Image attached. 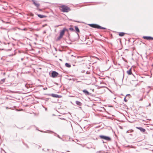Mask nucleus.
<instances>
[{"label": "nucleus", "instance_id": "nucleus-26", "mask_svg": "<svg viewBox=\"0 0 153 153\" xmlns=\"http://www.w3.org/2000/svg\"><path fill=\"white\" fill-rule=\"evenodd\" d=\"M148 87L149 88L150 87Z\"/></svg>", "mask_w": 153, "mask_h": 153}, {"label": "nucleus", "instance_id": "nucleus-24", "mask_svg": "<svg viewBox=\"0 0 153 153\" xmlns=\"http://www.w3.org/2000/svg\"><path fill=\"white\" fill-rule=\"evenodd\" d=\"M143 100V99H141L140 100H140Z\"/></svg>", "mask_w": 153, "mask_h": 153}, {"label": "nucleus", "instance_id": "nucleus-5", "mask_svg": "<svg viewBox=\"0 0 153 153\" xmlns=\"http://www.w3.org/2000/svg\"><path fill=\"white\" fill-rule=\"evenodd\" d=\"M58 74H59L57 72L55 71H53L52 73L51 76L53 78H54L56 76H57Z\"/></svg>", "mask_w": 153, "mask_h": 153}, {"label": "nucleus", "instance_id": "nucleus-6", "mask_svg": "<svg viewBox=\"0 0 153 153\" xmlns=\"http://www.w3.org/2000/svg\"><path fill=\"white\" fill-rule=\"evenodd\" d=\"M52 97H53L61 98L62 97V96L58 95L57 94H51Z\"/></svg>", "mask_w": 153, "mask_h": 153}, {"label": "nucleus", "instance_id": "nucleus-10", "mask_svg": "<svg viewBox=\"0 0 153 153\" xmlns=\"http://www.w3.org/2000/svg\"><path fill=\"white\" fill-rule=\"evenodd\" d=\"M82 91L86 95H90V93L86 90H84Z\"/></svg>", "mask_w": 153, "mask_h": 153}, {"label": "nucleus", "instance_id": "nucleus-3", "mask_svg": "<svg viewBox=\"0 0 153 153\" xmlns=\"http://www.w3.org/2000/svg\"><path fill=\"white\" fill-rule=\"evenodd\" d=\"M91 27L96 28L99 29H105L106 28L102 27L99 25L96 24H90L89 25Z\"/></svg>", "mask_w": 153, "mask_h": 153}, {"label": "nucleus", "instance_id": "nucleus-13", "mask_svg": "<svg viewBox=\"0 0 153 153\" xmlns=\"http://www.w3.org/2000/svg\"><path fill=\"white\" fill-rule=\"evenodd\" d=\"M75 28L77 33L79 32V30L78 27L75 26ZM77 35L79 36V34L78 33H77Z\"/></svg>", "mask_w": 153, "mask_h": 153}, {"label": "nucleus", "instance_id": "nucleus-9", "mask_svg": "<svg viewBox=\"0 0 153 153\" xmlns=\"http://www.w3.org/2000/svg\"><path fill=\"white\" fill-rule=\"evenodd\" d=\"M136 128H137L140 130V131H141V132H144L146 131V130L145 129H144L141 127H136Z\"/></svg>", "mask_w": 153, "mask_h": 153}, {"label": "nucleus", "instance_id": "nucleus-19", "mask_svg": "<svg viewBox=\"0 0 153 153\" xmlns=\"http://www.w3.org/2000/svg\"><path fill=\"white\" fill-rule=\"evenodd\" d=\"M5 79H3L1 80V81H2L3 82H5Z\"/></svg>", "mask_w": 153, "mask_h": 153}, {"label": "nucleus", "instance_id": "nucleus-17", "mask_svg": "<svg viewBox=\"0 0 153 153\" xmlns=\"http://www.w3.org/2000/svg\"><path fill=\"white\" fill-rule=\"evenodd\" d=\"M125 34V33L123 32H120L119 34V35L120 36H123Z\"/></svg>", "mask_w": 153, "mask_h": 153}, {"label": "nucleus", "instance_id": "nucleus-25", "mask_svg": "<svg viewBox=\"0 0 153 153\" xmlns=\"http://www.w3.org/2000/svg\"><path fill=\"white\" fill-rule=\"evenodd\" d=\"M0 42L1 43V41H0Z\"/></svg>", "mask_w": 153, "mask_h": 153}, {"label": "nucleus", "instance_id": "nucleus-22", "mask_svg": "<svg viewBox=\"0 0 153 153\" xmlns=\"http://www.w3.org/2000/svg\"><path fill=\"white\" fill-rule=\"evenodd\" d=\"M5 73L4 72V73H3V75H5Z\"/></svg>", "mask_w": 153, "mask_h": 153}, {"label": "nucleus", "instance_id": "nucleus-1", "mask_svg": "<svg viewBox=\"0 0 153 153\" xmlns=\"http://www.w3.org/2000/svg\"><path fill=\"white\" fill-rule=\"evenodd\" d=\"M65 31H68V30L66 27H64L63 28V30L60 32L59 36L57 39L58 40H60L62 37L65 33Z\"/></svg>", "mask_w": 153, "mask_h": 153}, {"label": "nucleus", "instance_id": "nucleus-12", "mask_svg": "<svg viewBox=\"0 0 153 153\" xmlns=\"http://www.w3.org/2000/svg\"><path fill=\"white\" fill-rule=\"evenodd\" d=\"M76 103L78 105L81 106L82 105V103L78 101H76Z\"/></svg>", "mask_w": 153, "mask_h": 153}, {"label": "nucleus", "instance_id": "nucleus-14", "mask_svg": "<svg viewBox=\"0 0 153 153\" xmlns=\"http://www.w3.org/2000/svg\"><path fill=\"white\" fill-rule=\"evenodd\" d=\"M127 73L128 75H131L132 74V73L131 69H130L129 70L127 71Z\"/></svg>", "mask_w": 153, "mask_h": 153}, {"label": "nucleus", "instance_id": "nucleus-2", "mask_svg": "<svg viewBox=\"0 0 153 153\" xmlns=\"http://www.w3.org/2000/svg\"><path fill=\"white\" fill-rule=\"evenodd\" d=\"M60 8L61 11L64 12H68L71 10L69 7L65 5L62 6Z\"/></svg>", "mask_w": 153, "mask_h": 153}, {"label": "nucleus", "instance_id": "nucleus-15", "mask_svg": "<svg viewBox=\"0 0 153 153\" xmlns=\"http://www.w3.org/2000/svg\"><path fill=\"white\" fill-rule=\"evenodd\" d=\"M130 94H127L126 95V97L124 98V100L126 102H127L128 101L126 99V97L127 98V97L130 96Z\"/></svg>", "mask_w": 153, "mask_h": 153}, {"label": "nucleus", "instance_id": "nucleus-18", "mask_svg": "<svg viewBox=\"0 0 153 153\" xmlns=\"http://www.w3.org/2000/svg\"><path fill=\"white\" fill-rule=\"evenodd\" d=\"M69 30H71V31H73L74 30L73 28H72V27H70V28H69Z\"/></svg>", "mask_w": 153, "mask_h": 153}, {"label": "nucleus", "instance_id": "nucleus-11", "mask_svg": "<svg viewBox=\"0 0 153 153\" xmlns=\"http://www.w3.org/2000/svg\"><path fill=\"white\" fill-rule=\"evenodd\" d=\"M37 16L40 18H45L46 17V16L43 15H40V14H37Z\"/></svg>", "mask_w": 153, "mask_h": 153}, {"label": "nucleus", "instance_id": "nucleus-8", "mask_svg": "<svg viewBox=\"0 0 153 153\" xmlns=\"http://www.w3.org/2000/svg\"><path fill=\"white\" fill-rule=\"evenodd\" d=\"M32 1L33 2V3L34 4V5L37 7H39L40 6V4L36 1L35 0H32Z\"/></svg>", "mask_w": 153, "mask_h": 153}, {"label": "nucleus", "instance_id": "nucleus-20", "mask_svg": "<svg viewBox=\"0 0 153 153\" xmlns=\"http://www.w3.org/2000/svg\"><path fill=\"white\" fill-rule=\"evenodd\" d=\"M57 137L58 138H60L61 139V137L59 136V135L58 134H57Z\"/></svg>", "mask_w": 153, "mask_h": 153}, {"label": "nucleus", "instance_id": "nucleus-4", "mask_svg": "<svg viewBox=\"0 0 153 153\" xmlns=\"http://www.w3.org/2000/svg\"><path fill=\"white\" fill-rule=\"evenodd\" d=\"M99 137L101 139H104L108 141H110L111 140V138L109 137L103 135H100L99 136Z\"/></svg>", "mask_w": 153, "mask_h": 153}, {"label": "nucleus", "instance_id": "nucleus-7", "mask_svg": "<svg viewBox=\"0 0 153 153\" xmlns=\"http://www.w3.org/2000/svg\"><path fill=\"white\" fill-rule=\"evenodd\" d=\"M143 38L144 39L147 40H153V37L151 36H144Z\"/></svg>", "mask_w": 153, "mask_h": 153}, {"label": "nucleus", "instance_id": "nucleus-23", "mask_svg": "<svg viewBox=\"0 0 153 153\" xmlns=\"http://www.w3.org/2000/svg\"><path fill=\"white\" fill-rule=\"evenodd\" d=\"M6 108L7 109H9V108L8 107H7Z\"/></svg>", "mask_w": 153, "mask_h": 153}, {"label": "nucleus", "instance_id": "nucleus-21", "mask_svg": "<svg viewBox=\"0 0 153 153\" xmlns=\"http://www.w3.org/2000/svg\"><path fill=\"white\" fill-rule=\"evenodd\" d=\"M27 28H24L22 30H27Z\"/></svg>", "mask_w": 153, "mask_h": 153}, {"label": "nucleus", "instance_id": "nucleus-16", "mask_svg": "<svg viewBox=\"0 0 153 153\" xmlns=\"http://www.w3.org/2000/svg\"><path fill=\"white\" fill-rule=\"evenodd\" d=\"M65 66L66 67H68V68H70V67H71V65L70 64H69V63H66L65 64Z\"/></svg>", "mask_w": 153, "mask_h": 153}]
</instances>
